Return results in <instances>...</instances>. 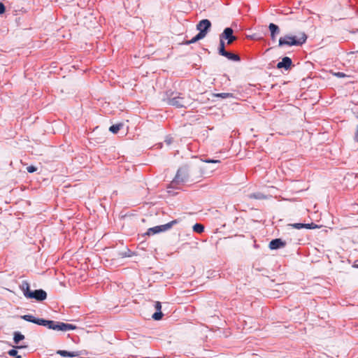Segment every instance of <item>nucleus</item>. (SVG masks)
Masks as SVG:
<instances>
[{"instance_id":"6ab92c4d","label":"nucleus","mask_w":358,"mask_h":358,"mask_svg":"<svg viewBox=\"0 0 358 358\" xmlns=\"http://www.w3.org/2000/svg\"><path fill=\"white\" fill-rule=\"evenodd\" d=\"M193 230L198 234H201L204 231V227L201 224L196 223L193 226Z\"/></svg>"},{"instance_id":"2eb2a0df","label":"nucleus","mask_w":358,"mask_h":358,"mask_svg":"<svg viewBox=\"0 0 358 358\" xmlns=\"http://www.w3.org/2000/svg\"><path fill=\"white\" fill-rule=\"evenodd\" d=\"M224 57H226L229 60L235 62H238L241 60V58L238 55H236L230 52H227Z\"/></svg>"},{"instance_id":"423d86ee","label":"nucleus","mask_w":358,"mask_h":358,"mask_svg":"<svg viewBox=\"0 0 358 358\" xmlns=\"http://www.w3.org/2000/svg\"><path fill=\"white\" fill-rule=\"evenodd\" d=\"M188 176L187 169L185 167L180 168L177 171L176 177L171 182L172 185H176L186 182L188 179Z\"/></svg>"},{"instance_id":"412c9836","label":"nucleus","mask_w":358,"mask_h":358,"mask_svg":"<svg viewBox=\"0 0 358 358\" xmlns=\"http://www.w3.org/2000/svg\"><path fill=\"white\" fill-rule=\"evenodd\" d=\"M214 96L216 97H220L222 99L230 98L233 96L232 94L231 93H218L215 94Z\"/></svg>"},{"instance_id":"aec40b11","label":"nucleus","mask_w":358,"mask_h":358,"mask_svg":"<svg viewBox=\"0 0 358 358\" xmlns=\"http://www.w3.org/2000/svg\"><path fill=\"white\" fill-rule=\"evenodd\" d=\"M227 52V51L224 48V41H220L219 54L224 57Z\"/></svg>"},{"instance_id":"39448f33","label":"nucleus","mask_w":358,"mask_h":358,"mask_svg":"<svg viewBox=\"0 0 358 358\" xmlns=\"http://www.w3.org/2000/svg\"><path fill=\"white\" fill-rule=\"evenodd\" d=\"M178 222H179L178 220H174L167 224L150 228L148 229L145 234L150 236V235H153V234L162 232V231H165L171 229L174 224H176Z\"/></svg>"},{"instance_id":"20e7f679","label":"nucleus","mask_w":358,"mask_h":358,"mask_svg":"<svg viewBox=\"0 0 358 358\" xmlns=\"http://www.w3.org/2000/svg\"><path fill=\"white\" fill-rule=\"evenodd\" d=\"M210 27H211V22H210V20H208L207 19H203V20H201L196 24V29L199 30V32L194 37H193L191 40L185 41V44L189 45L192 43H194L201 39H203L207 35Z\"/></svg>"},{"instance_id":"a211bd4d","label":"nucleus","mask_w":358,"mask_h":358,"mask_svg":"<svg viewBox=\"0 0 358 358\" xmlns=\"http://www.w3.org/2000/svg\"><path fill=\"white\" fill-rule=\"evenodd\" d=\"M123 124L122 123L113 124L110 127L109 131H111L113 134H117L120 129L122 127Z\"/></svg>"},{"instance_id":"c85d7f7f","label":"nucleus","mask_w":358,"mask_h":358,"mask_svg":"<svg viewBox=\"0 0 358 358\" xmlns=\"http://www.w3.org/2000/svg\"><path fill=\"white\" fill-rule=\"evenodd\" d=\"M15 358H22L20 355H17Z\"/></svg>"},{"instance_id":"0eeeda50","label":"nucleus","mask_w":358,"mask_h":358,"mask_svg":"<svg viewBox=\"0 0 358 358\" xmlns=\"http://www.w3.org/2000/svg\"><path fill=\"white\" fill-rule=\"evenodd\" d=\"M234 30L230 27H227L220 35V41H224L227 40V45H231L237 38L233 35Z\"/></svg>"},{"instance_id":"6e6552de","label":"nucleus","mask_w":358,"mask_h":358,"mask_svg":"<svg viewBox=\"0 0 358 358\" xmlns=\"http://www.w3.org/2000/svg\"><path fill=\"white\" fill-rule=\"evenodd\" d=\"M27 298L34 299L37 301H41L47 298V293L43 289H36L31 293L27 294Z\"/></svg>"},{"instance_id":"b1692460","label":"nucleus","mask_w":358,"mask_h":358,"mask_svg":"<svg viewBox=\"0 0 358 358\" xmlns=\"http://www.w3.org/2000/svg\"><path fill=\"white\" fill-rule=\"evenodd\" d=\"M6 11L5 6L3 3L0 2V15L3 14Z\"/></svg>"},{"instance_id":"393cba45","label":"nucleus","mask_w":358,"mask_h":358,"mask_svg":"<svg viewBox=\"0 0 358 358\" xmlns=\"http://www.w3.org/2000/svg\"><path fill=\"white\" fill-rule=\"evenodd\" d=\"M203 162L206 163H220V161L217 159H205Z\"/></svg>"},{"instance_id":"9b49d317","label":"nucleus","mask_w":358,"mask_h":358,"mask_svg":"<svg viewBox=\"0 0 358 358\" xmlns=\"http://www.w3.org/2000/svg\"><path fill=\"white\" fill-rule=\"evenodd\" d=\"M290 226H292L293 228L296 229H301L302 228L310 229L317 228V225L313 222H312L310 224L294 223V224H290Z\"/></svg>"},{"instance_id":"f257e3e1","label":"nucleus","mask_w":358,"mask_h":358,"mask_svg":"<svg viewBox=\"0 0 358 358\" xmlns=\"http://www.w3.org/2000/svg\"><path fill=\"white\" fill-rule=\"evenodd\" d=\"M21 318L25 321L32 322L38 325L45 326L50 329L56 331H68L76 329V327L71 324L55 322L53 320H47L42 318H36L31 315H22Z\"/></svg>"},{"instance_id":"4468645a","label":"nucleus","mask_w":358,"mask_h":358,"mask_svg":"<svg viewBox=\"0 0 358 358\" xmlns=\"http://www.w3.org/2000/svg\"><path fill=\"white\" fill-rule=\"evenodd\" d=\"M57 353L62 357H74L79 356L78 352H68L66 350H59Z\"/></svg>"},{"instance_id":"5701e85b","label":"nucleus","mask_w":358,"mask_h":358,"mask_svg":"<svg viewBox=\"0 0 358 358\" xmlns=\"http://www.w3.org/2000/svg\"><path fill=\"white\" fill-rule=\"evenodd\" d=\"M8 353V355L10 356L16 357L17 355V351L16 350H14V349H12L10 350H9Z\"/></svg>"},{"instance_id":"f03ea898","label":"nucleus","mask_w":358,"mask_h":358,"mask_svg":"<svg viewBox=\"0 0 358 358\" xmlns=\"http://www.w3.org/2000/svg\"><path fill=\"white\" fill-rule=\"evenodd\" d=\"M307 35L305 32H300L296 36L286 35L279 39L278 45H301L306 43Z\"/></svg>"},{"instance_id":"a878e982","label":"nucleus","mask_w":358,"mask_h":358,"mask_svg":"<svg viewBox=\"0 0 358 358\" xmlns=\"http://www.w3.org/2000/svg\"><path fill=\"white\" fill-rule=\"evenodd\" d=\"M334 75L338 78H344L346 76V75L342 72L335 73Z\"/></svg>"},{"instance_id":"f3484780","label":"nucleus","mask_w":358,"mask_h":358,"mask_svg":"<svg viewBox=\"0 0 358 358\" xmlns=\"http://www.w3.org/2000/svg\"><path fill=\"white\" fill-rule=\"evenodd\" d=\"M22 289L23 291L24 295L27 297V294L29 293H31L32 292L30 290L29 285L27 282H23L22 285Z\"/></svg>"},{"instance_id":"dca6fc26","label":"nucleus","mask_w":358,"mask_h":358,"mask_svg":"<svg viewBox=\"0 0 358 358\" xmlns=\"http://www.w3.org/2000/svg\"><path fill=\"white\" fill-rule=\"evenodd\" d=\"M24 338V336L18 331L14 332L13 341L15 344H18L20 341Z\"/></svg>"},{"instance_id":"ddd939ff","label":"nucleus","mask_w":358,"mask_h":358,"mask_svg":"<svg viewBox=\"0 0 358 358\" xmlns=\"http://www.w3.org/2000/svg\"><path fill=\"white\" fill-rule=\"evenodd\" d=\"M155 308L157 311L152 315V318L155 320H159L162 318L163 316V313L161 311V303L159 301H156L155 304Z\"/></svg>"},{"instance_id":"f8f14e48","label":"nucleus","mask_w":358,"mask_h":358,"mask_svg":"<svg viewBox=\"0 0 358 358\" xmlns=\"http://www.w3.org/2000/svg\"><path fill=\"white\" fill-rule=\"evenodd\" d=\"M268 29L271 31V38L272 41H276V35L278 34L280 32L279 27L273 23H270V24L268 26Z\"/></svg>"},{"instance_id":"bb28decb","label":"nucleus","mask_w":358,"mask_h":358,"mask_svg":"<svg viewBox=\"0 0 358 358\" xmlns=\"http://www.w3.org/2000/svg\"><path fill=\"white\" fill-rule=\"evenodd\" d=\"M354 140L356 142H358V125L356 127V131H355V136H354Z\"/></svg>"},{"instance_id":"c756f323","label":"nucleus","mask_w":358,"mask_h":358,"mask_svg":"<svg viewBox=\"0 0 358 358\" xmlns=\"http://www.w3.org/2000/svg\"><path fill=\"white\" fill-rule=\"evenodd\" d=\"M357 43H358V38H357Z\"/></svg>"},{"instance_id":"4be33fe9","label":"nucleus","mask_w":358,"mask_h":358,"mask_svg":"<svg viewBox=\"0 0 358 358\" xmlns=\"http://www.w3.org/2000/svg\"><path fill=\"white\" fill-rule=\"evenodd\" d=\"M27 170L29 173H34L37 170V169L34 166H29L27 168Z\"/></svg>"},{"instance_id":"9d476101","label":"nucleus","mask_w":358,"mask_h":358,"mask_svg":"<svg viewBox=\"0 0 358 358\" xmlns=\"http://www.w3.org/2000/svg\"><path fill=\"white\" fill-rule=\"evenodd\" d=\"M292 59L288 57H285L282 58V61L278 62L277 64L278 69L285 68V69H288L292 66Z\"/></svg>"},{"instance_id":"7ed1b4c3","label":"nucleus","mask_w":358,"mask_h":358,"mask_svg":"<svg viewBox=\"0 0 358 358\" xmlns=\"http://www.w3.org/2000/svg\"><path fill=\"white\" fill-rule=\"evenodd\" d=\"M167 103L177 108H187L192 103V99L189 96L182 93H172L167 99Z\"/></svg>"},{"instance_id":"cd10ccee","label":"nucleus","mask_w":358,"mask_h":358,"mask_svg":"<svg viewBox=\"0 0 358 358\" xmlns=\"http://www.w3.org/2000/svg\"><path fill=\"white\" fill-rule=\"evenodd\" d=\"M250 198H255L257 199V197L255 194H252L250 196Z\"/></svg>"},{"instance_id":"1a4fd4ad","label":"nucleus","mask_w":358,"mask_h":358,"mask_svg":"<svg viewBox=\"0 0 358 358\" xmlns=\"http://www.w3.org/2000/svg\"><path fill=\"white\" fill-rule=\"evenodd\" d=\"M286 245V242L282 241L280 238H275L269 243V248L271 250H277Z\"/></svg>"}]
</instances>
